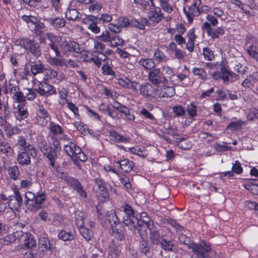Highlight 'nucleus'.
<instances>
[{"label": "nucleus", "mask_w": 258, "mask_h": 258, "mask_svg": "<svg viewBox=\"0 0 258 258\" xmlns=\"http://www.w3.org/2000/svg\"><path fill=\"white\" fill-rule=\"evenodd\" d=\"M98 216L100 220L105 219L109 222L112 230V235L115 240H123L124 239L125 237L124 228L114 210L108 211L105 216L101 213H99Z\"/></svg>", "instance_id": "f257e3e1"}, {"label": "nucleus", "mask_w": 258, "mask_h": 258, "mask_svg": "<svg viewBox=\"0 0 258 258\" xmlns=\"http://www.w3.org/2000/svg\"><path fill=\"white\" fill-rule=\"evenodd\" d=\"M139 89L140 94L144 97L148 98L149 100H152L154 98L157 97H170L174 93V88L172 87L164 86L163 90L169 93L164 92L163 93L160 92V90L152 86L149 83H144L142 85L139 83L138 89Z\"/></svg>", "instance_id": "f03ea898"}, {"label": "nucleus", "mask_w": 258, "mask_h": 258, "mask_svg": "<svg viewBox=\"0 0 258 258\" xmlns=\"http://www.w3.org/2000/svg\"><path fill=\"white\" fill-rule=\"evenodd\" d=\"M180 241L187 245L189 249L198 256L203 258H210L207 254L211 250L210 245L205 241H201L199 244L193 242L190 238L184 234H180L179 236Z\"/></svg>", "instance_id": "7ed1b4c3"}, {"label": "nucleus", "mask_w": 258, "mask_h": 258, "mask_svg": "<svg viewBox=\"0 0 258 258\" xmlns=\"http://www.w3.org/2000/svg\"><path fill=\"white\" fill-rule=\"evenodd\" d=\"M46 37L50 41L49 46L54 51L56 56H59L60 55V52L56 45V43L59 44L60 48L64 53L69 52L70 41H67L65 38L61 36L55 35L51 33H47Z\"/></svg>", "instance_id": "20e7f679"}, {"label": "nucleus", "mask_w": 258, "mask_h": 258, "mask_svg": "<svg viewBox=\"0 0 258 258\" xmlns=\"http://www.w3.org/2000/svg\"><path fill=\"white\" fill-rule=\"evenodd\" d=\"M123 211L125 215L123 216V222L129 230L135 232L137 230H139L140 224L139 220L135 216V212L129 204H125L123 207Z\"/></svg>", "instance_id": "39448f33"}, {"label": "nucleus", "mask_w": 258, "mask_h": 258, "mask_svg": "<svg viewBox=\"0 0 258 258\" xmlns=\"http://www.w3.org/2000/svg\"><path fill=\"white\" fill-rule=\"evenodd\" d=\"M16 44L24 48L27 52L31 53L35 57H39L41 54L39 45L34 40L29 38H20L16 41Z\"/></svg>", "instance_id": "423d86ee"}, {"label": "nucleus", "mask_w": 258, "mask_h": 258, "mask_svg": "<svg viewBox=\"0 0 258 258\" xmlns=\"http://www.w3.org/2000/svg\"><path fill=\"white\" fill-rule=\"evenodd\" d=\"M39 148L41 152L49 161L50 166L54 168L55 162L56 160V152L52 150V147L46 141L42 140L39 143Z\"/></svg>", "instance_id": "0eeeda50"}, {"label": "nucleus", "mask_w": 258, "mask_h": 258, "mask_svg": "<svg viewBox=\"0 0 258 258\" xmlns=\"http://www.w3.org/2000/svg\"><path fill=\"white\" fill-rule=\"evenodd\" d=\"M18 152L28 151L33 157H36L37 152L33 145L26 141L23 136H19L15 144Z\"/></svg>", "instance_id": "6e6552de"}, {"label": "nucleus", "mask_w": 258, "mask_h": 258, "mask_svg": "<svg viewBox=\"0 0 258 258\" xmlns=\"http://www.w3.org/2000/svg\"><path fill=\"white\" fill-rule=\"evenodd\" d=\"M245 49L248 54L258 61V39L255 37H247L245 41Z\"/></svg>", "instance_id": "1a4fd4ad"}, {"label": "nucleus", "mask_w": 258, "mask_h": 258, "mask_svg": "<svg viewBox=\"0 0 258 258\" xmlns=\"http://www.w3.org/2000/svg\"><path fill=\"white\" fill-rule=\"evenodd\" d=\"M148 79L153 85L158 86L161 84H167L168 80L159 68L153 69L148 75Z\"/></svg>", "instance_id": "9d476101"}, {"label": "nucleus", "mask_w": 258, "mask_h": 258, "mask_svg": "<svg viewBox=\"0 0 258 258\" xmlns=\"http://www.w3.org/2000/svg\"><path fill=\"white\" fill-rule=\"evenodd\" d=\"M201 4V0H194L192 4L188 7L187 10H186L185 9H184L188 22H192L193 17L198 16L200 14Z\"/></svg>", "instance_id": "9b49d317"}, {"label": "nucleus", "mask_w": 258, "mask_h": 258, "mask_svg": "<svg viewBox=\"0 0 258 258\" xmlns=\"http://www.w3.org/2000/svg\"><path fill=\"white\" fill-rule=\"evenodd\" d=\"M94 190L99 200L104 202L108 198V193L105 188L104 183L101 179L98 178L95 179Z\"/></svg>", "instance_id": "f8f14e48"}, {"label": "nucleus", "mask_w": 258, "mask_h": 258, "mask_svg": "<svg viewBox=\"0 0 258 258\" xmlns=\"http://www.w3.org/2000/svg\"><path fill=\"white\" fill-rule=\"evenodd\" d=\"M15 194L14 197H10L8 205L10 208L13 210H18L22 203V197L16 186L13 188Z\"/></svg>", "instance_id": "ddd939ff"}, {"label": "nucleus", "mask_w": 258, "mask_h": 258, "mask_svg": "<svg viewBox=\"0 0 258 258\" xmlns=\"http://www.w3.org/2000/svg\"><path fill=\"white\" fill-rule=\"evenodd\" d=\"M114 83L124 89H131L134 91H138L139 83L137 82L132 81L128 79H123L120 78H116Z\"/></svg>", "instance_id": "4468645a"}, {"label": "nucleus", "mask_w": 258, "mask_h": 258, "mask_svg": "<svg viewBox=\"0 0 258 258\" xmlns=\"http://www.w3.org/2000/svg\"><path fill=\"white\" fill-rule=\"evenodd\" d=\"M37 92L41 96H48L56 93L55 88L45 82H40Z\"/></svg>", "instance_id": "2eb2a0df"}, {"label": "nucleus", "mask_w": 258, "mask_h": 258, "mask_svg": "<svg viewBox=\"0 0 258 258\" xmlns=\"http://www.w3.org/2000/svg\"><path fill=\"white\" fill-rule=\"evenodd\" d=\"M36 113L38 124L41 126L45 125L48 122V119L50 118V116L47 111L42 106H39Z\"/></svg>", "instance_id": "dca6fc26"}, {"label": "nucleus", "mask_w": 258, "mask_h": 258, "mask_svg": "<svg viewBox=\"0 0 258 258\" xmlns=\"http://www.w3.org/2000/svg\"><path fill=\"white\" fill-rule=\"evenodd\" d=\"M118 241L113 239V243L109 247L108 258H119L121 256L122 248L121 244L115 243V241Z\"/></svg>", "instance_id": "f3484780"}, {"label": "nucleus", "mask_w": 258, "mask_h": 258, "mask_svg": "<svg viewBox=\"0 0 258 258\" xmlns=\"http://www.w3.org/2000/svg\"><path fill=\"white\" fill-rule=\"evenodd\" d=\"M170 134H171V133ZM171 135L173 136L174 140L179 148L188 150L192 147V144L190 141L183 138H180L179 136L176 134H171Z\"/></svg>", "instance_id": "a211bd4d"}, {"label": "nucleus", "mask_w": 258, "mask_h": 258, "mask_svg": "<svg viewBox=\"0 0 258 258\" xmlns=\"http://www.w3.org/2000/svg\"><path fill=\"white\" fill-rule=\"evenodd\" d=\"M114 164L118 165L120 170L122 172L124 173L130 172L135 166V164L132 161L129 160L126 158L115 162Z\"/></svg>", "instance_id": "6ab92c4d"}, {"label": "nucleus", "mask_w": 258, "mask_h": 258, "mask_svg": "<svg viewBox=\"0 0 258 258\" xmlns=\"http://www.w3.org/2000/svg\"><path fill=\"white\" fill-rule=\"evenodd\" d=\"M167 50L169 51V54L173 53L174 57L179 60H183L184 58V55L183 51L177 48L176 43L174 42H170L168 47Z\"/></svg>", "instance_id": "aec40b11"}, {"label": "nucleus", "mask_w": 258, "mask_h": 258, "mask_svg": "<svg viewBox=\"0 0 258 258\" xmlns=\"http://www.w3.org/2000/svg\"><path fill=\"white\" fill-rule=\"evenodd\" d=\"M31 155L28 151L18 152L17 160L21 165H28L31 164Z\"/></svg>", "instance_id": "412c9836"}, {"label": "nucleus", "mask_w": 258, "mask_h": 258, "mask_svg": "<svg viewBox=\"0 0 258 258\" xmlns=\"http://www.w3.org/2000/svg\"><path fill=\"white\" fill-rule=\"evenodd\" d=\"M0 152L7 157H12L14 155V151L11 144L8 142L0 141Z\"/></svg>", "instance_id": "4be33fe9"}, {"label": "nucleus", "mask_w": 258, "mask_h": 258, "mask_svg": "<svg viewBox=\"0 0 258 258\" xmlns=\"http://www.w3.org/2000/svg\"><path fill=\"white\" fill-rule=\"evenodd\" d=\"M47 139L50 146L52 147V150L55 151L56 157L57 158L61 150L59 141L56 139V137L51 136L50 135H48Z\"/></svg>", "instance_id": "5701e85b"}, {"label": "nucleus", "mask_w": 258, "mask_h": 258, "mask_svg": "<svg viewBox=\"0 0 258 258\" xmlns=\"http://www.w3.org/2000/svg\"><path fill=\"white\" fill-rule=\"evenodd\" d=\"M109 136L110 137V140L118 143H126L129 142L130 141V138L129 137L122 136L114 130H111L109 131Z\"/></svg>", "instance_id": "b1692460"}, {"label": "nucleus", "mask_w": 258, "mask_h": 258, "mask_svg": "<svg viewBox=\"0 0 258 258\" xmlns=\"http://www.w3.org/2000/svg\"><path fill=\"white\" fill-rule=\"evenodd\" d=\"M51 136L57 137L63 134L64 130L61 126L53 121H50L48 127Z\"/></svg>", "instance_id": "393cba45"}, {"label": "nucleus", "mask_w": 258, "mask_h": 258, "mask_svg": "<svg viewBox=\"0 0 258 258\" xmlns=\"http://www.w3.org/2000/svg\"><path fill=\"white\" fill-rule=\"evenodd\" d=\"M17 120L21 121L28 116V112L22 104L18 105L17 109L14 111Z\"/></svg>", "instance_id": "a878e982"}, {"label": "nucleus", "mask_w": 258, "mask_h": 258, "mask_svg": "<svg viewBox=\"0 0 258 258\" xmlns=\"http://www.w3.org/2000/svg\"><path fill=\"white\" fill-rule=\"evenodd\" d=\"M148 17L153 23H157L159 22L163 18L160 8L156 7L154 11H150L148 13Z\"/></svg>", "instance_id": "bb28decb"}, {"label": "nucleus", "mask_w": 258, "mask_h": 258, "mask_svg": "<svg viewBox=\"0 0 258 258\" xmlns=\"http://www.w3.org/2000/svg\"><path fill=\"white\" fill-rule=\"evenodd\" d=\"M220 70L222 72V79L224 83L232 82L237 79V75L235 74L228 72L223 66H221Z\"/></svg>", "instance_id": "cd10ccee"}, {"label": "nucleus", "mask_w": 258, "mask_h": 258, "mask_svg": "<svg viewBox=\"0 0 258 258\" xmlns=\"http://www.w3.org/2000/svg\"><path fill=\"white\" fill-rule=\"evenodd\" d=\"M69 182L71 186L75 189L78 194L83 198L87 197V193L82 188L80 183L76 179L71 178L69 179Z\"/></svg>", "instance_id": "c85d7f7f"}, {"label": "nucleus", "mask_w": 258, "mask_h": 258, "mask_svg": "<svg viewBox=\"0 0 258 258\" xmlns=\"http://www.w3.org/2000/svg\"><path fill=\"white\" fill-rule=\"evenodd\" d=\"M138 63L146 70H150L155 67L154 60L151 58H142L139 60Z\"/></svg>", "instance_id": "c756f323"}, {"label": "nucleus", "mask_w": 258, "mask_h": 258, "mask_svg": "<svg viewBox=\"0 0 258 258\" xmlns=\"http://www.w3.org/2000/svg\"><path fill=\"white\" fill-rule=\"evenodd\" d=\"M46 199V196L44 192H37L34 201L35 205H33L31 210H36L38 209V206L42 204Z\"/></svg>", "instance_id": "7c9ffc66"}, {"label": "nucleus", "mask_w": 258, "mask_h": 258, "mask_svg": "<svg viewBox=\"0 0 258 258\" xmlns=\"http://www.w3.org/2000/svg\"><path fill=\"white\" fill-rule=\"evenodd\" d=\"M46 21L48 22L55 29H59L64 27L66 25V21L64 19L56 17L55 18H47Z\"/></svg>", "instance_id": "2f4dec72"}, {"label": "nucleus", "mask_w": 258, "mask_h": 258, "mask_svg": "<svg viewBox=\"0 0 258 258\" xmlns=\"http://www.w3.org/2000/svg\"><path fill=\"white\" fill-rule=\"evenodd\" d=\"M80 148L74 143H71L69 145L64 146L63 149L64 152L69 155L73 160L77 154V148Z\"/></svg>", "instance_id": "473e14b6"}, {"label": "nucleus", "mask_w": 258, "mask_h": 258, "mask_svg": "<svg viewBox=\"0 0 258 258\" xmlns=\"http://www.w3.org/2000/svg\"><path fill=\"white\" fill-rule=\"evenodd\" d=\"M257 81V79L253 75H248L243 81L241 85L245 89L251 88Z\"/></svg>", "instance_id": "72a5a7b5"}, {"label": "nucleus", "mask_w": 258, "mask_h": 258, "mask_svg": "<svg viewBox=\"0 0 258 258\" xmlns=\"http://www.w3.org/2000/svg\"><path fill=\"white\" fill-rule=\"evenodd\" d=\"M153 58L158 63L165 62L169 59L165 53L158 48L154 50Z\"/></svg>", "instance_id": "f704fd0d"}, {"label": "nucleus", "mask_w": 258, "mask_h": 258, "mask_svg": "<svg viewBox=\"0 0 258 258\" xmlns=\"http://www.w3.org/2000/svg\"><path fill=\"white\" fill-rule=\"evenodd\" d=\"M80 234L87 241L91 240L93 236V232L91 229L87 228L84 225L78 227Z\"/></svg>", "instance_id": "c9c22d12"}, {"label": "nucleus", "mask_w": 258, "mask_h": 258, "mask_svg": "<svg viewBox=\"0 0 258 258\" xmlns=\"http://www.w3.org/2000/svg\"><path fill=\"white\" fill-rule=\"evenodd\" d=\"M255 179H250L249 181L244 184V187L250 191L253 195H258V184L255 183Z\"/></svg>", "instance_id": "e433bc0d"}, {"label": "nucleus", "mask_w": 258, "mask_h": 258, "mask_svg": "<svg viewBox=\"0 0 258 258\" xmlns=\"http://www.w3.org/2000/svg\"><path fill=\"white\" fill-rule=\"evenodd\" d=\"M167 32L171 36L173 34H183L185 32V27L183 24L179 23L175 25V28H170L167 29Z\"/></svg>", "instance_id": "4c0bfd02"}, {"label": "nucleus", "mask_w": 258, "mask_h": 258, "mask_svg": "<svg viewBox=\"0 0 258 258\" xmlns=\"http://www.w3.org/2000/svg\"><path fill=\"white\" fill-rule=\"evenodd\" d=\"M245 124V122L242 120H238L236 121H231L227 126V129L232 131H240L242 128V125Z\"/></svg>", "instance_id": "58836bf2"}, {"label": "nucleus", "mask_w": 258, "mask_h": 258, "mask_svg": "<svg viewBox=\"0 0 258 258\" xmlns=\"http://www.w3.org/2000/svg\"><path fill=\"white\" fill-rule=\"evenodd\" d=\"M135 3L140 6L142 9L152 10L154 8L153 0H134Z\"/></svg>", "instance_id": "ea45409f"}, {"label": "nucleus", "mask_w": 258, "mask_h": 258, "mask_svg": "<svg viewBox=\"0 0 258 258\" xmlns=\"http://www.w3.org/2000/svg\"><path fill=\"white\" fill-rule=\"evenodd\" d=\"M192 74L198 77V78L205 81L207 79L208 75L205 70L202 68L194 67L192 70Z\"/></svg>", "instance_id": "a19ab883"}, {"label": "nucleus", "mask_w": 258, "mask_h": 258, "mask_svg": "<svg viewBox=\"0 0 258 258\" xmlns=\"http://www.w3.org/2000/svg\"><path fill=\"white\" fill-rule=\"evenodd\" d=\"M77 154L75 156V157L73 158V160L74 161L75 164L77 165H79V160L85 162L87 159V157L86 155L82 152V150L80 148H77Z\"/></svg>", "instance_id": "79ce46f5"}, {"label": "nucleus", "mask_w": 258, "mask_h": 258, "mask_svg": "<svg viewBox=\"0 0 258 258\" xmlns=\"http://www.w3.org/2000/svg\"><path fill=\"white\" fill-rule=\"evenodd\" d=\"M85 214L81 211H77L75 213V223L78 228L84 225Z\"/></svg>", "instance_id": "37998d69"}, {"label": "nucleus", "mask_w": 258, "mask_h": 258, "mask_svg": "<svg viewBox=\"0 0 258 258\" xmlns=\"http://www.w3.org/2000/svg\"><path fill=\"white\" fill-rule=\"evenodd\" d=\"M8 174L10 178L14 180H17L20 175V170L17 165H14L8 168Z\"/></svg>", "instance_id": "c03bdc74"}, {"label": "nucleus", "mask_w": 258, "mask_h": 258, "mask_svg": "<svg viewBox=\"0 0 258 258\" xmlns=\"http://www.w3.org/2000/svg\"><path fill=\"white\" fill-rule=\"evenodd\" d=\"M109 46L111 47H115L117 46H121L124 44L122 39L116 35H111L109 41Z\"/></svg>", "instance_id": "a18cd8bd"}, {"label": "nucleus", "mask_w": 258, "mask_h": 258, "mask_svg": "<svg viewBox=\"0 0 258 258\" xmlns=\"http://www.w3.org/2000/svg\"><path fill=\"white\" fill-rule=\"evenodd\" d=\"M47 61L52 66L61 67L66 64L63 59L56 57H50L48 58Z\"/></svg>", "instance_id": "49530a36"}, {"label": "nucleus", "mask_w": 258, "mask_h": 258, "mask_svg": "<svg viewBox=\"0 0 258 258\" xmlns=\"http://www.w3.org/2000/svg\"><path fill=\"white\" fill-rule=\"evenodd\" d=\"M58 237L63 241H70L74 239V235L71 232H68L65 230L60 231L58 234Z\"/></svg>", "instance_id": "de8ad7c7"}, {"label": "nucleus", "mask_w": 258, "mask_h": 258, "mask_svg": "<svg viewBox=\"0 0 258 258\" xmlns=\"http://www.w3.org/2000/svg\"><path fill=\"white\" fill-rule=\"evenodd\" d=\"M203 55L205 60L212 61L215 58L214 51L209 47H204L203 49Z\"/></svg>", "instance_id": "09e8293b"}, {"label": "nucleus", "mask_w": 258, "mask_h": 258, "mask_svg": "<svg viewBox=\"0 0 258 258\" xmlns=\"http://www.w3.org/2000/svg\"><path fill=\"white\" fill-rule=\"evenodd\" d=\"M116 52L120 55V57L125 59V61L127 62L131 63L132 59L134 57V55L120 48H117Z\"/></svg>", "instance_id": "8fccbe9b"}, {"label": "nucleus", "mask_w": 258, "mask_h": 258, "mask_svg": "<svg viewBox=\"0 0 258 258\" xmlns=\"http://www.w3.org/2000/svg\"><path fill=\"white\" fill-rule=\"evenodd\" d=\"M186 111L191 118L197 116V106L193 102L187 105Z\"/></svg>", "instance_id": "3c124183"}, {"label": "nucleus", "mask_w": 258, "mask_h": 258, "mask_svg": "<svg viewBox=\"0 0 258 258\" xmlns=\"http://www.w3.org/2000/svg\"><path fill=\"white\" fill-rule=\"evenodd\" d=\"M27 238L24 240V244L25 246L30 249H35L36 247V243L35 239L33 238L30 234H26Z\"/></svg>", "instance_id": "603ef678"}, {"label": "nucleus", "mask_w": 258, "mask_h": 258, "mask_svg": "<svg viewBox=\"0 0 258 258\" xmlns=\"http://www.w3.org/2000/svg\"><path fill=\"white\" fill-rule=\"evenodd\" d=\"M224 33L223 30L220 27H217L215 29L212 28L208 33L207 34L212 38H218L221 34Z\"/></svg>", "instance_id": "864d4df0"}, {"label": "nucleus", "mask_w": 258, "mask_h": 258, "mask_svg": "<svg viewBox=\"0 0 258 258\" xmlns=\"http://www.w3.org/2000/svg\"><path fill=\"white\" fill-rule=\"evenodd\" d=\"M79 12L75 9H69L66 13V17L69 20H76L79 17Z\"/></svg>", "instance_id": "5fc2aeb1"}, {"label": "nucleus", "mask_w": 258, "mask_h": 258, "mask_svg": "<svg viewBox=\"0 0 258 258\" xmlns=\"http://www.w3.org/2000/svg\"><path fill=\"white\" fill-rule=\"evenodd\" d=\"M83 50V48L81 45L75 41H70L69 52H75L80 53Z\"/></svg>", "instance_id": "6e6d98bb"}, {"label": "nucleus", "mask_w": 258, "mask_h": 258, "mask_svg": "<svg viewBox=\"0 0 258 258\" xmlns=\"http://www.w3.org/2000/svg\"><path fill=\"white\" fill-rule=\"evenodd\" d=\"M34 32L36 35L41 36L42 33V30L45 28V25L43 23L41 22L38 19L36 21V23L34 25Z\"/></svg>", "instance_id": "4d7b16f0"}, {"label": "nucleus", "mask_w": 258, "mask_h": 258, "mask_svg": "<svg viewBox=\"0 0 258 258\" xmlns=\"http://www.w3.org/2000/svg\"><path fill=\"white\" fill-rule=\"evenodd\" d=\"M111 36V35L109 31L106 30L105 31H103L100 35L97 36L96 38L100 41L103 42H109Z\"/></svg>", "instance_id": "13d9d810"}, {"label": "nucleus", "mask_w": 258, "mask_h": 258, "mask_svg": "<svg viewBox=\"0 0 258 258\" xmlns=\"http://www.w3.org/2000/svg\"><path fill=\"white\" fill-rule=\"evenodd\" d=\"M90 4V5L89 7V10L90 12L96 14L98 13L101 10L102 5L100 3L98 2H92Z\"/></svg>", "instance_id": "bf43d9fd"}, {"label": "nucleus", "mask_w": 258, "mask_h": 258, "mask_svg": "<svg viewBox=\"0 0 258 258\" xmlns=\"http://www.w3.org/2000/svg\"><path fill=\"white\" fill-rule=\"evenodd\" d=\"M44 68L40 62H36L31 67V71L34 75L42 73Z\"/></svg>", "instance_id": "052dcab7"}, {"label": "nucleus", "mask_w": 258, "mask_h": 258, "mask_svg": "<svg viewBox=\"0 0 258 258\" xmlns=\"http://www.w3.org/2000/svg\"><path fill=\"white\" fill-rule=\"evenodd\" d=\"M246 118L248 120H253L254 118L258 119V109L252 108L247 112Z\"/></svg>", "instance_id": "680f3d73"}, {"label": "nucleus", "mask_w": 258, "mask_h": 258, "mask_svg": "<svg viewBox=\"0 0 258 258\" xmlns=\"http://www.w3.org/2000/svg\"><path fill=\"white\" fill-rule=\"evenodd\" d=\"M233 68L235 71L240 74H244L247 72L248 68L244 65L235 61L234 64Z\"/></svg>", "instance_id": "e2e57ef3"}, {"label": "nucleus", "mask_w": 258, "mask_h": 258, "mask_svg": "<svg viewBox=\"0 0 258 258\" xmlns=\"http://www.w3.org/2000/svg\"><path fill=\"white\" fill-rule=\"evenodd\" d=\"M142 22V23H141L140 22L136 20H132L130 21V27H134L141 30H143L145 28L144 23H146L147 21L146 19H143Z\"/></svg>", "instance_id": "0e129e2a"}, {"label": "nucleus", "mask_w": 258, "mask_h": 258, "mask_svg": "<svg viewBox=\"0 0 258 258\" xmlns=\"http://www.w3.org/2000/svg\"><path fill=\"white\" fill-rule=\"evenodd\" d=\"M231 171L233 172V174H240L242 173L243 168L239 161L236 160L234 163H232Z\"/></svg>", "instance_id": "69168bd1"}, {"label": "nucleus", "mask_w": 258, "mask_h": 258, "mask_svg": "<svg viewBox=\"0 0 258 258\" xmlns=\"http://www.w3.org/2000/svg\"><path fill=\"white\" fill-rule=\"evenodd\" d=\"M22 19L26 23H27L29 26L33 25L36 23V21L38 19L35 16L32 15H23L22 16Z\"/></svg>", "instance_id": "338daca9"}, {"label": "nucleus", "mask_w": 258, "mask_h": 258, "mask_svg": "<svg viewBox=\"0 0 258 258\" xmlns=\"http://www.w3.org/2000/svg\"><path fill=\"white\" fill-rule=\"evenodd\" d=\"M13 99L18 103H24L25 102V97L24 93L19 90L13 95Z\"/></svg>", "instance_id": "774afa93"}]
</instances>
